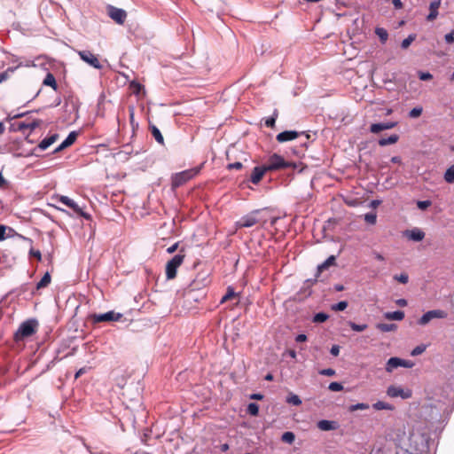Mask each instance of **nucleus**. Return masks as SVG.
<instances>
[{"label":"nucleus","instance_id":"f257e3e1","mask_svg":"<svg viewBox=\"0 0 454 454\" xmlns=\"http://www.w3.org/2000/svg\"><path fill=\"white\" fill-rule=\"evenodd\" d=\"M268 171H274L287 168H295V164L286 161L284 158L277 153L272 154L268 160V163L264 165Z\"/></svg>","mask_w":454,"mask_h":454},{"label":"nucleus","instance_id":"f03ea898","mask_svg":"<svg viewBox=\"0 0 454 454\" xmlns=\"http://www.w3.org/2000/svg\"><path fill=\"white\" fill-rule=\"evenodd\" d=\"M200 171V168H191L176 173L172 176V186L174 188L183 185L187 181L193 178Z\"/></svg>","mask_w":454,"mask_h":454},{"label":"nucleus","instance_id":"7ed1b4c3","mask_svg":"<svg viewBox=\"0 0 454 454\" xmlns=\"http://www.w3.org/2000/svg\"><path fill=\"white\" fill-rule=\"evenodd\" d=\"M55 200L58 202H60V203L64 204L65 206L72 208L76 214L82 216L86 220L90 219V215L84 212L82 210V208L74 200L70 199L69 197L65 196V195H57L55 197Z\"/></svg>","mask_w":454,"mask_h":454},{"label":"nucleus","instance_id":"20e7f679","mask_svg":"<svg viewBox=\"0 0 454 454\" xmlns=\"http://www.w3.org/2000/svg\"><path fill=\"white\" fill-rule=\"evenodd\" d=\"M184 255L177 254L166 265V277L168 279H173L176 276L177 269L184 262Z\"/></svg>","mask_w":454,"mask_h":454},{"label":"nucleus","instance_id":"39448f33","mask_svg":"<svg viewBox=\"0 0 454 454\" xmlns=\"http://www.w3.org/2000/svg\"><path fill=\"white\" fill-rule=\"evenodd\" d=\"M414 365H415V363L412 362L411 360L402 359V358L395 356V357L389 358L387 361L385 370H386V372L391 373L392 372H394V370H395L399 367H404V368L410 369V368H412Z\"/></svg>","mask_w":454,"mask_h":454},{"label":"nucleus","instance_id":"423d86ee","mask_svg":"<svg viewBox=\"0 0 454 454\" xmlns=\"http://www.w3.org/2000/svg\"><path fill=\"white\" fill-rule=\"evenodd\" d=\"M36 326L37 323L35 320H28L22 323L16 333V338L23 339L31 336L35 332Z\"/></svg>","mask_w":454,"mask_h":454},{"label":"nucleus","instance_id":"0eeeda50","mask_svg":"<svg viewBox=\"0 0 454 454\" xmlns=\"http://www.w3.org/2000/svg\"><path fill=\"white\" fill-rule=\"evenodd\" d=\"M387 395L392 398L401 397L402 399H408L411 397L412 392L409 388L391 385L387 389Z\"/></svg>","mask_w":454,"mask_h":454},{"label":"nucleus","instance_id":"6e6552de","mask_svg":"<svg viewBox=\"0 0 454 454\" xmlns=\"http://www.w3.org/2000/svg\"><path fill=\"white\" fill-rule=\"evenodd\" d=\"M447 313L442 309H433L426 312L418 321L420 325H427L432 319L434 318H445Z\"/></svg>","mask_w":454,"mask_h":454},{"label":"nucleus","instance_id":"1a4fd4ad","mask_svg":"<svg viewBox=\"0 0 454 454\" xmlns=\"http://www.w3.org/2000/svg\"><path fill=\"white\" fill-rule=\"evenodd\" d=\"M78 55L80 58L86 62L88 65L93 67L96 69H101L102 65L96 55L90 51H79Z\"/></svg>","mask_w":454,"mask_h":454},{"label":"nucleus","instance_id":"9d476101","mask_svg":"<svg viewBox=\"0 0 454 454\" xmlns=\"http://www.w3.org/2000/svg\"><path fill=\"white\" fill-rule=\"evenodd\" d=\"M122 317V314L114 311H108L102 314H94L92 316L95 323L106 321H119Z\"/></svg>","mask_w":454,"mask_h":454},{"label":"nucleus","instance_id":"9b49d317","mask_svg":"<svg viewBox=\"0 0 454 454\" xmlns=\"http://www.w3.org/2000/svg\"><path fill=\"white\" fill-rule=\"evenodd\" d=\"M108 14L110 18L118 24H123L127 17V13L124 10L114 6L109 8Z\"/></svg>","mask_w":454,"mask_h":454},{"label":"nucleus","instance_id":"f8f14e48","mask_svg":"<svg viewBox=\"0 0 454 454\" xmlns=\"http://www.w3.org/2000/svg\"><path fill=\"white\" fill-rule=\"evenodd\" d=\"M397 125L396 121H387L382 123H373L370 126V131L373 134H378L382 130L391 129Z\"/></svg>","mask_w":454,"mask_h":454},{"label":"nucleus","instance_id":"ddd939ff","mask_svg":"<svg viewBox=\"0 0 454 454\" xmlns=\"http://www.w3.org/2000/svg\"><path fill=\"white\" fill-rule=\"evenodd\" d=\"M299 137V133L294 130H286L277 135V140L279 143H285L287 141L294 140Z\"/></svg>","mask_w":454,"mask_h":454},{"label":"nucleus","instance_id":"4468645a","mask_svg":"<svg viewBox=\"0 0 454 454\" xmlns=\"http://www.w3.org/2000/svg\"><path fill=\"white\" fill-rule=\"evenodd\" d=\"M317 426L322 431H332L339 428V424L337 421L327 419L319 420Z\"/></svg>","mask_w":454,"mask_h":454},{"label":"nucleus","instance_id":"2eb2a0df","mask_svg":"<svg viewBox=\"0 0 454 454\" xmlns=\"http://www.w3.org/2000/svg\"><path fill=\"white\" fill-rule=\"evenodd\" d=\"M267 171L268 170L266 169L265 166L254 168L250 178L251 182L254 184H257Z\"/></svg>","mask_w":454,"mask_h":454},{"label":"nucleus","instance_id":"dca6fc26","mask_svg":"<svg viewBox=\"0 0 454 454\" xmlns=\"http://www.w3.org/2000/svg\"><path fill=\"white\" fill-rule=\"evenodd\" d=\"M440 5H441V0H434L430 3V5H429L430 12L427 17V20L428 21H432L437 18V16L439 14L438 9H439Z\"/></svg>","mask_w":454,"mask_h":454},{"label":"nucleus","instance_id":"f3484780","mask_svg":"<svg viewBox=\"0 0 454 454\" xmlns=\"http://www.w3.org/2000/svg\"><path fill=\"white\" fill-rule=\"evenodd\" d=\"M256 223L257 220L254 216L246 215L237 222V226L239 228H248L254 226Z\"/></svg>","mask_w":454,"mask_h":454},{"label":"nucleus","instance_id":"a211bd4d","mask_svg":"<svg viewBox=\"0 0 454 454\" xmlns=\"http://www.w3.org/2000/svg\"><path fill=\"white\" fill-rule=\"evenodd\" d=\"M406 236L411 240L421 241L425 237V233L420 229L414 228L411 231H407Z\"/></svg>","mask_w":454,"mask_h":454},{"label":"nucleus","instance_id":"6ab92c4d","mask_svg":"<svg viewBox=\"0 0 454 454\" xmlns=\"http://www.w3.org/2000/svg\"><path fill=\"white\" fill-rule=\"evenodd\" d=\"M58 138V135L57 134H53L50 137H47L45 138H43L38 145V148L41 150V151H44L46 150L47 148H49L53 143H55V141L57 140Z\"/></svg>","mask_w":454,"mask_h":454},{"label":"nucleus","instance_id":"aec40b11","mask_svg":"<svg viewBox=\"0 0 454 454\" xmlns=\"http://www.w3.org/2000/svg\"><path fill=\"white\" fill-rule=\"evenodd\" d=\"M76 139L75 132H71L67 137L55 149V153L60 152L64 148L71 145Z\"/></svg>","mask_w":454,"mask_h":454},{"label":"nucleus","instance_id":"412c9836","mask_svg":"<svg viewBox=\"0 0 454 454\" xmlns=\"http://www.w3.org/2000/svg\"><path fill=\"white\" fill-rule=\"evenodd\" d=\"M384 317L387 320L401 321L404 318V312L401 310L386 312Z\"/></svg>","mask_w":454,"mask_h":454},{"label":"nucleus","instance_id":"4be33fe9","mask_svg":"<svg viewBox=\"0 0 454 454\" xmlns=\"http://www.w3.org/2000/svg\"><path fill=\"white\" fill-rule=\"evenodd\" d=\"M398 139H399L398 135L393 134V135L389 136L388 137L380 138L379 140V145L380 146H386V145H393V144H395L398 141Z\"/></svg>","mask_w":454,"mask_h":454},{"label":"nucleus","instance_id":"5701e85b","mask_svg":"<svg viewBox=\"0 0 454 454\" xmlns=\"http://www.w3.org/2000/svg\"><path fill=\"white\" fill-rule=\"evenodd\" d=\"M40 125V121H32L30 122H20L19 123V129L25 130V129H30L33 130L36 127Z\"/></svg>","mask_w":454,"mask_h":454},{"label":"nucleus","instance_id":"b1692460","mask_svg":"<svg viewBox=\"0 0 454 454\" xmlns=\"http://www.w3.org/2000/svg\"><path fill=\"white\" fill-rule=\"evenodd\" d=\"M51 278L49 272H46L41 280L36 284L37 289L46 287L51 283Z\"/></svg>","mask_w":454,"mask_h":454},{"label":"nucleus","instance_id":"393cba45","mask_svg":"<svg viewBox=\"0 0 454 454\" xmlns=\"http://www.w3.org/2000/svg\"><path fill=\"white\" fill-rule=\"evenodd\" d=\"M377 328L384 333L393 332L397 329V325L395 324H378Z\"/></svg>","mask_w":454,"mask_h":454},{"label":"nucleus","instance_id":"a878e982","mask_svg":"<svg viewBox=\"0 0 454 454\" xmlns=\"http://www.w3.org/2000/svg\"><path fill=\"white\" fill-rule=\"evenodd\" d=\"M43 84L47 86L52 87L54 90L57 89V82L54 75L51 73H48L43 80Z\"/></svg>","mask_w":454,"mask_h":454},{"label":"nucleus","instance_id":"bb28decb","mask_svg":"<svg viewBox=\"0 0 454 454\" xmlns=\"http://www.w3.org/2000/svg\"><path fill=\"white\" fill-rule=\"evenodd\" d=\"M335 262V256H329L322 264L318 265L317 269L319 271H322L327 269L329 266L333 265Z\"/></svg>","mask_w":454,"mask_h":454},{"label":"nucleus","instance_id":"cd10ccee","mask_svg":"<svg viewBox=\"0 0 454 454\" xmlns=\"http://www.w3.org/2000/svg\"><path fill=\"white\" fill-rule=\"evenodd\" d=\"M372 407H373V409H375L377 411H381V410L390 411L393 408L391 404L382 402V401L376 402L375 403L372 404Z\"/></svg>","mask_w":454,"mask_h":454},{"label":"nucleus","instance_id":"c85d7f7f","mask_svg":"<svg viewBox=\"0 0 454 454\" xmlns=\"http://www.w3.org/2000/svg\"><path fill=\"white\" fill-rule=\"evenodd\" d=\"M444 180L449 184L454 183V165H451L444 174Z\"/></svg>","mask_w":454,"mask_h":454},{"label":"nucleus","instance_id":"c756f323","mask_svg":"<svg viewBox=\"0 0 454 454\" xmlns=\"http://www.w3.org/2000/svg\"><path fill=\"white\" fill-rule=\"evenodd\" d=\"M151 131H152V135H153V137L155 138V140H156L159 144L162 145V144H163V142H164V139H163V137H162V135H161V133H160V129H159L157 127L153 126V127L151 128Z\"/></svg>","mask_w":454,"mask_h":454},{"label":"nucleus","instance_id":"7c9ffc66","mask_svg":"<svg viewBox=\"0 0 454 454\" xmlns=\"http://www.w3.org/2000/svg\"><path fill=\"white\" fill-rule=\"evenodd\" d=\"M375 34L379 36L380 40L384 43L388 38L387 31L382 27H377Z\"/></svg>","mask_w":454,"mask_h":454},{"label":"nucleus","instance_id":"2f4dec72","mask_svg":"<svg viewBox=\"0 0 454 454\" xmlns=\"http://www.w3.org/2000/svg\"><path fill=\"white\" fill-rule=\"evenodd\" d=\"M286 402L289 404H293V405H295V406H298V405L301 404V398L297 395H294V394H290L287 396V398H286Z\"/></svg>","mask_w":454,"mask_h":454},{"label":"nucleus","instance_id":"473e14b6","mask_svg":"<svg viewBox=\"0 0 454 454\" xmlns=\"http://www.w3.org/2000/svg\"><path fill=\"white\" fill-rule=\"evenodd\" d=\"M348 325L350 326V328L355 332H363L365 329H367L368 325L366 324L358 325L352 321H349Z\"/></svg>","mask_w":454,"mask_h":454},{"label":"nucleus","instance_id":"72a5a7b5","mask_svg":"<svg viewBox=\"0 0 454 454\" xmlns=\"http://www.w3.org/2000/svg\"><path fill=\"white\" fill-rule=\"evenodd\" d=\"M422 112V106H416L409 112L408 116L411 119H416L421 115Z\"/></svg>","mask_w":454,"mask_h":454},{"label":"nucleus","instance_id":"f704fd0d","mask_svg":"<svg viewBox=\"0 0 454 454\" xmlns=\"http://www.w3.org/2000/svg\"><path fill=\"white\" fill-rule=\"evenodd\" d=\"M370 408L369 404L367 403H356V404H352L348 407V411H356L357 410H368Z\"/></svg>","mask_w":454,"mask_h":454},{"label":"nucleus","instance_id":"c9c22d12","mask_svg":"<svg viewBox=\"0 0 454 454\" xmlns=\"http://www.w3.org/2000/svg\"><path fill=\"white\" fill-rule=\"evenodd\" d=\"M294 439H295V436H294V433H292V432H285L281 436V440L284 442H286L289 444L293 443Z\"/></svg>","mask_w":454,"mask_h":454},{"label":"nucleus","instance_id":"e433bc0d","mask_svg":"<svg viewBox=\"0 0 454 454\" xmlns=\"http://www.w3.org/2000/svg\"><path fill=\"white\" fill-rule=\"evenodd\" d=\"M247 412L252 416H257L259 412V406L255 403H250L247 408Z\"/></svg>","mask_w":454,"mask_h":454},{"label":"nucleus","instance_id":"4c0bfd02","mask_svg":"<svg viewBox=\"0 0 454 454\" xmlns=\"http://www.w3.org/2000/svg\"><path fill=\"white\" fill-rule=\"evenodd\" d=\"M415 39H416V35H414V34L409 35L407 38L403 40V42L401 43V47L403 49H407Z\"/></svg>","mask_w":454,"mask_h":454},{"label":"nucleus","instance_id":"58836bf2","mask_svg":"<svg viewBox=\"0 0 454 454\" xmlns=\"http://www.w3.org/2000/svg\"><path fill=\"white\" fill-rule=\"evenodd\" d=\"M329 316L325 313L319 312L317 313L313 317L314 323H323L328 319Z\"/></svg>","mask_w":454,"mask_h":454},{"label":"nucleus","instance_id":"ea45409f","mask_svg":"<svg viewBox=\"0 0 454 454\" xmlns=\"http://www.w3.org/2000/svg\"><path fill=\"white\" fill-rule=\"evenodd\" d=\"M235 295H236V293L234 292L233 288L229 286L228 289H227V293L221 299V303H224L228 300L233 298Z\"/></svg>","mask_w":454,"mask_h":454},{"label":"nucleus","instance_id":"a19ab883","mask_svg":"<svg viewBox=\"0 0 454 454\" xmlns=\"http://www.w3.org/2000/svg\"><path fill=\"white\" fill-rule=\"evenodd\" d=\"M427 348V346L424 345V344H421V345H419L417 347H415L411 351V355L412 356H417L419 355H421Z\"/></svg>","mask_w":454,"mask_h":454},{"label":"nucleus","instance_id":"79ce46f5","mask_svg":"<svg viewBox=\"0 0 454 454\" xmlns=\"http://www.w3.org/2000/svg\"><path fill=\"white\" fill-rule=\"evenodd\" d=\"M348 307V302L345 301H340L332 306V309L335 311H342Z\"/></svg>","mask_w":454,"mask_h":454},{"label":"nucleus","instance_id":"37998d69","mask_svg":"<svg viewBox=\"0 0 454 454\" xmlns=\"http://www.w3.org/2000/svg\"><path fill=\"white\" fill-rule=\"evenodd\" d=\"M364 220L370 224H374L377 220V215L374 213H368L364 215Z\"/></svg>","mask_w":454,"mask_h":454},{"label":"nucleus","instance_id":"c03bdc74","mask_svg":"<svg viewBox=\"0 0 454 454\" xmlns=\"http://www.w3.org/2000/svg\"><path fill=\"white\" fill-rule=\"evenodd\" d=\"M328 388L333 392H339L343 389V386L339 382H331Z\"/></svg>","mask_w":454,"mask_h":454},{"label":"nucleus","instance_id":"a18cd8bd","mask_svg":"<svg viewBox=\"0 0 454 454\" xmlns=\"http://www.w3.org/2000/svg\"><path fill=\"white\" fill-rule=\"evenodd\" d=\"M432 202L430 200H419L417 201V207L421 209L425 210L427 207L431 206Z\"/></svg>","mask_w":454,"mask_h":454},{"label":"nucleus","instance_id":"49530a36","mask_svg":"<svg viewBox=\"0 0 454 454\" xmlns=\"http://www.w3.org/2000/svg\"><path fill=\"white\" fill-rule=\"evenodd\" d=\"M419 78L421 80V81H428V80H431L433 78V75L428 73V72H419Z\"/></svg>","mask_w":454,"mask_h":454},{"label":"nucleus","instance_id":"de8ad7c7","mask_svg":"<svg viewBox=\"0 0 454 454\" xmlns=\"http://www.w3.org/2000/svg\"><path fill=\"white\" fill-rule=\"evenodd\" d=\"M395 279H396L397 281H399L402 284H406L409 280V277L407 274L403 273V274L395 276Z\"/></svg>","mask_w":454,"mask_h":454},{"label":"nucleus","instance_id":"09e8293b","mask_svg":"<svg viewBox=\"0 0 454 454\" xmlns=\"http://www.w3.org/2000/svg\"><path fill=\"white\" fill-rule=\"evenodd\" d=\"M319 373L324 376H333L335 374V371L332 368H327L321 370Z\"/></svg>","mask_w":454,"mask_h":454},{"label":"nucleus","instance_id":"8fccbe9b","mask_svg":"<svg viewBox=\"0 0 454 454\" xmlns=\"http://www.w3.org/2000/svg\"><path fill=\"white\" fill-rule=\"evenodd\" d=\"M242 168V163L241 162H234V163H231L228 165V168L229 169H240Z\"/></svg>","mask_w":454,"mask_h":454},{"label":"nucleus","instance_id":"3c124183","mask_svg":"<svg viewBox=\"0 0 454 454\" xmlns=\"http://www.w3.org/2000/svg\"><path fill=\"white\" fill-rule=\"evenodd\" d=\"M331 354L334 356H337L340 353V347L337 346V345H333L332 348H331V350H330Z\"/></svg>","mask_w":454,"mask_h":454},{"label":"nucleus","instance_id":"603ef678","mask_svg":"<svg viewBox=\"0 0 454 454\" xmlns=\"http://www.w3.org/2000/svg\"><path fill=\"white\" fill-rule=\"evenodd\" d=\"M276 121V117L272 116L266 120L265 124L267 127H273Z\"/></svg>","mask_w":454,"mask_h":454},{"label":"nucleus","instance_id":"864d4df0","mask_svg":"<svg viewBox=\"0 0 454 454\" xmlns=\"http://www.w3.org/2000/svg\"><path fill=\"white\" fill-rule=\"evenodd\" d=\"M444 39L447 43H454V35L451 33L445 35Z\"/></svg>","mask_w":454,"mask_h":454},{"label":"nucleus","instance_id":"5fc2aeb1","mask_svg":"<svg viewBox=\"0 0 454 454\" xmlns=\"http://www.w3.org/2000/svg\"><path fill=\"white\" fill-rule=\"evenodd\" d=\"M30 255L36 257L39 261L41 260V253L39 250L31 249L29 252Z\"/></svg>","mask_w":454,"mask_h":454},{"label":"nucleus","instance_id":"6e6d98bb","mask_svg":"<svg viewBox=\"0 0 454 454\" xmlns=\"http://www.w3.org/2000/svg\"><path fill=\"white\" fill-rule=\"evenodd\" d=\"M6 227L0 225V241L5 239Z\"/></svg>","mask_w":454,"mask_h":454},{"label":"nucleus","instance_id":"4d7b16f0","mask_svg":"<svg viewBox=\"0 0 454 454\" xmlns=\"http://www.w3.org/2000/svg\"><path fill=\"white\" fill-rule=\"evenodd\" d=\"M297 342H304L307 340V336L305 334H298L295 338Z\"/></svg>","mask_w":454,"mask_h":454},{"label":"nucleus","instance_id":"13d9d810","mask_svg":"<svg viewBox=\"0 0 454 454\" xmlns=\"http://www.w3.org/2000/svg\"><path fill=\"white\" fill-rule=\"evenodd\" d=\"M380 203H381V201H380V200H372V201H371L370 206H371V207H372V208H376L377 207H379V206L380 205Z\"/></svg>","mask_w":454,"mask_h":454},{"label":"nucleus","instance_id":"bf43d9fd","mask_svg":"<svg viewBox=\"0 0 454 454\" xmlns=\"http://www.w3.org/2000/svg\"><path fill=\"white\" fill-rule=\"evenodd\" d=\"M177 247H178V244H177V243H175L174 245H172L171 247H169L167 249V252H168V254H172V253H174V252L176 250Z\"/></svg>","mask_w":454,"mask_h":454},{"label":"nucleus","instance_id":"052dcab7","mask_svg":"<svg viewBox=\"0 0 454 454\" xmlns=\"http://www.w3.org/2000/svg\"><path fill=\"white\" fill-rule=\"evenodd\" d=\"M263 398V395L261 394H252L250 395V399L252 400H262Z\"/></svg>","mask_w":454,"mask_h":454},{"label":"nucleus","instance_id":"680f3d73","mask_svg":"<svg viewBox=\"0 0 454 454\" xmlns=\"http://www.w3.org/2000/svg\"><path fill=\"white\" fill-rule=\"evenodd\" d=\"M393 4L395 8L401 9L403 7V4L401 0H393Z\"/></svg>","mask_w":454,"mask_h":454},{"label":"nucleus","instance_id":"e2e57ef3","mask_svg":"<svg viewBox=\"0 0 454 454\" xmlns=\"http://www.w3.org/2000/svg\"><path fill=\"white\" fill-rule=\"evenodd\" d=\"M85 372H86V368H84V367H83V368L79 369V370L76 372L74 378H75V379H78L80 376H82L83 373H85Z\"/></svg>","mask_w":454,"mask_h":454},{"label":"nucleus","instance_id":"0e129e2a","mask_svg":"<svg viewBox=\"0 0 454 454\" xmlns=\"http://www.w3.org/2000/svg\"><path fill=\"white\" fill-rule=\"evenodd\" d=\"M5 184H6V180L3 176L2 172H0V188H4Z\"/></svg>","mask_w":454,"mask_h":454},{"label":"nucleus","instance_id":"69168bd1","mask_svg":"<svg viewBox=\"0 0 454 454\" xmlns=\"http://www.w3.org/2000/svg\"><path fill=\"white\" fill-rule=\"evenodd\" d=\"M396 303L399 306L404 307V306L407 305V301L405 299H399V300L396 301Z\"/></svg>","mask_w":454,"mask_h":454},{"label":"nucleus","instance_id":"338daca9","mask_svg":"<svg viewBox=\"0 0 454 454\" xmlns=\"http://www.w3.org/2000/svg\"><path fill=\"white\" fill-rule=\"evenodd\" d=\"M391 161H392L393 163H398V164L402 163V160H401V158H400L399 156H394V157H392V158H391Z\"/></svg>","mask_w":454,"mask_h":454},{"label":"nucleus","instance_id":"774afa93","mask_svg":"<svg viewBox=\"0 0 454 454\" xmlns=\"http://www.w3.org/2000/svg\"><path fill=\"white\" fill-rule=\"evenodd\" d=\"M129 118L132 121L134 118V107L133 106L129 107Z\"/></svg>","mask_w":454,"mask_h":454}]
</instances>
